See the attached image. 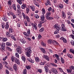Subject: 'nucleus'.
I'll return each instance as SVG.
<instances>
[{"mask_svg": "<svg viewBox=\"0 0 74 74\" xmlns=\"http://www.w3.org/2000/svg\"><path fill=\"white\" fill-rule=\"evenodd\" d=\"M31 47H29L25 49L26 53L25 54L27 57H30V54L32 53V50H31Z\"/></svg>", "mask_w": 74, "mask_h": 74, "instance_id": "1", "label": "nucleus"}, {"mask_svg": "<svg viewBox=\"0 0 74 74\" xmlns=\"http://www.w3.org/2000/svg\"><path fill=\"white\" fill-rule=\"evenodd\" d=\"M53 27L54 28H56V29L57 30H56L55 32L54 33V34H56L58 33V32L60 30V26H58V25H56L53 26Z\"/></svg>", "mask_w": 74, "mask_h": 74, "instance_id": "2", "label": "nucleus"}, {"mask_svg": "<svg viewBox=\"0 0 74 74\" xmlns=\"http://www.w3.org/2000/svg\"><path fill=\"white\" fill-rule=\"evenodd\" d=\"M16 51L17 52H18L19 53H21L22 51V48L19 46L17 47V48L16 49Z\"/></svg>", "mask_w": 74, "mask_h": 74, "instance_id": "3", "label": "nucleus"}, {"mask_svg": "<svg viewBox=\"0 0 74 74\" xmlns=\"http://www.w3.org/2000/svg\"><path fill=\"white\" fill-rule=\"evenodd\" d=\"M61 30H62V31L65 32L66 31V29L65 28V27H64V25L63 24H62L61 25Z\"/></svg>", "mask_w": 74, "mask_h": 74, "instance_id": "4", "label": "nucleus"}, {"mask_svg": "<svg viewBox=\"0 0 74 74\" xmlns=\"http://www.w3.org/2000/svg\"><path fill=\"white\" fill-rule=\"evenodd\" d=\"M14 61L15 63H17V64H20V61H19V60L17 58H15Z\"/></svg>", "mask_w": 74, "mask_h": 74, "instance_id": "5", "label": "nucleus"}, {"mask_svg": "<svg viewBox=\"0 0 74 74\" xmlns=\"http://www.w3.org/2000/svg\"><path fill=\"white\" fill-rule=\"evenodd\" d=\"M51 71L54 74H58V71L55 68H52L51 69Z\"/></svg>", "mask_w": 74, "mask_h": 74, "instance_id": "6", "label": "nucleus"}, {"mask_svg": "<svg viewBox=\"0 0 74 74\" xmlns=\"http://www.w3.org/2000/svg\"><path fill=\"white\" fill-rule=\"evenodd\" d=\"M2 48L3 49H4L5 48V43L4 42H2L1 44Z\"/></svg>", "mask_w": 74, "mask_h": 74, "instance_id": "7", "label": "nucleus"}, {"mask_svg": "<svg viewBox=\"0 0 74 74\" xmlns=\"http://www.w3.org/2000/svg\"><path fill=\"white\" fill-rule=\"evenodd\" d=\"M60 39L62 40L65 43H67V40H66V39L63 37H61L60 38Z\"/></svg>", "mask_w": 74, "mask_h": 74, "instance_id": "8", "label": "nucleus"}, {"mask_svg": "<svg viewBox=\"0 0 74 74\" xmlns=\"http://www.w3.org/2000/svg\"><path fill=\"white\" fill-rule=\"evenodd\" d=\"M43 57L44 58H45V59L47 60H48V61H49V57L48 56L45 55H44L43 56Z\"/></svg>", "mask_w": 74, "mask_h": 74, "instance_id": "9", "label": "nucleus"}, {"mask_svg": "<svg viewBox=\"0 0 74 74\" xmlns=\"http://www.w3.org/2000/svg\"><path fill=\"white\" fill-rule=\"evenodd\" d=\"M13 68L15 71H17V65L16 64H14L13 65Z\"/></svg>", "mask_w": 74, "mask_h": 74, "instance_id": "10", "label": "nucleus"}, {"mask_svg": "<svg viewBox=\"0 0 74 74\" xmlns=\"http://www.w3.org/2000/svg\"><path fill=\"white\" fill-rule=\"evenodd\" d=\"M62 18L63 19H64V18H66V14H65V13H64V12L63 11L62 12Z\"/></svg>", "mask_w": 74, "mask_h": 74, "instance_id": "11", "label": "nucleus"}, {"mask_svg": "<svg viewBox=\"0 0 74 74\" xmlns=\"http://www.w3.org/2000/svg\"><path fill=\"white\" fill-rule=\"evenodd\" d=\"M32 26L33 27H34V29L35 30H37V24L35 23V24H33L32 25Z\"/></svg>", "mask_w": 74, "mask_h": 74, "instance_id": "12", "label": "nucleus"}, {"mask_svg": "<svg viewBox=\"0 0 74 74\" xmlns=\"http://www.w3.org/2000/svg\"><path fill=\"white\" fill-rule=\"evenodd\" d=\"M21 7L22 9H23V10L24 9H25V8H26V5L24 3H23Z\"/></svg>", "mask_w": 74, "mask_h": 74, "instance_id": "13", "label": "nucleus"}, {"mask_svg": "<svg viewBox=\"0 0 74 74\" xmlns=\"http://www.w3.org/2000/svg\"><path fill=\"white\" fill-rule=\"evenodd\" d=\"M27 60L28 62H30L32 63H34V60L31 59L30 58H27Z\"/></svg>", "mask_w": 74, "mask_h": 74, "instance_id": "14", "label": "nucleus"}, {"mask_svg": "<svg viewBox=\"0 0 74 74\" xmlns=\"http://www.w3.org/2000/svg\"><path fill=\"white\" fill-rule=\"evenodd\" d=\"M40 49L44 53H46V51H45V49H44V48H41Z\"/></svg>", "mask_w": 74, "mask_h": 74, "instance_id": "15", "label": "nucleus"}, {"mask_svg": "<svg viewBox=\"0 0 74 74\" xmlns=\"http://www.w3.org/2000/svg\"><path fill=\"white\" fill-rule=\"evenodd\" d=\"M44 19H45V16H44V15H43L41 16L40 20L41 21H43Z\"/></svg>", "mask_w": 74, "mask_h": 74, "instance_id": "16", "label": "nucleus"}, {"mask_svg": "<svg viewBox=\"0 0 74 74\" xmlns=\"http://www.w3.org/2000/svg\"><path fill=\"white\" fill-rule=\"evenodd\" d=\"M26 18L27 22L28 23L30 22V18H29V16H26Z\"/></svg>", "mask_w": 74, "mask_h": 74, "instance_id": "17", "label": "nucleus"}, {"mask_svg": "<svg viewBox=\"0 0 74 74\" xmlns=\"http://www.w3.org/2000/svg\"><path fill=\"white\" fill-rule=\"evenodd\" d=\"M72 70L71 68H70V69H67V71L68 73H71L72 72Z\"/></svg>", "mask_w": 74, "mask_h": 74, "instance_id": "18", "label": "nucleus"}, {"mask_svg": "<svg viewBox=\"0 0 74 74\" xmlns=\"http://www.w3.org/2000/svg\"><path fill=\"white\" fill-rule=\"evenodd\" d=\"M45 71L46 72H48L49 71V69H48V68L47 66H45Z\"/></svg>", "mask_w": 74, "mask_h": 74, "instance_id": "19", "label": "nucleus"}, {"mask_svg": "<svg viewBox=\"0 0 74 74\" xmlns=\"http://www.w3.org/2000/svg\"><path fill=\"white\" fill-rule=\"evenodd\" d=\"M20 41L21 42H22V43H23L24 44H25V43L26 42V41L24 39H20Z\"/></svg>", "mask_w": 74, "mask_h": 74, "instance_id": "20", "label": "nucleus"}, {"mask_svg": "<svg viewBox=\"0 0 74 74\" xmlns=\"http://www.w3.org/2000/svg\"><path fill=\"white\" fill-rule=\"evenodd\" d=\"M18 3H19V4H22V1L23 0H16Z\"/></svg>", "mask_w": 74, "mask_h": 74, "instance_id": "21", "label": "nucleus"}, {"mask_svg": "<svg viewBox=\"0 0 74 74\" xmlns=\"http://www.w3.org/2000/svg\"><path fill=\"white\" fill-rule=\"evenodd\" d=\"M2 39V41L3 42H5V41H7V38H1Z\"/></svg>", "mask_w": 74, "mask_h": 74, "instance_id": "22", "label": "nucleus"}, {"mask_svg": "<svg viewBox=\"0 0 74 74\" xmlns=\"http://www.w3.org/2000/svg\"><path fill=\"white\" fill-rule=\"evenodd\" d=\"M2 19L4 21H5V22H6V21H7V17L6 16H4L3 17Z\"/></svg>", "mask_w": 74, "mask_h": 74, "instance_id": "23", "label": "nucleus"}, {"mask_svg": "<svg viewBox=\"0 0 74 74\" xmlns=\"http://www.w3.org/2000/svg\"><path fill=\"white\" fill-rule=\"evenodd\" d=\"M52 42L53 45H58V43L56 42L55 41V40H53Z\"/></svg>", "mask_w": 74, "mask_h": 74, "instance_id": "24", "label": "nucleus"}, {"mask_svg": "<svg viewBox=\"0 0 74 74\" xmlns=\"http://www.w3.org/2000/svg\"><path fill=\"white\" fill-rule=\"evenodd\" d=\"M35 60L36 62H39L40 61V59L38 57H36L35 58Z\"/></svg>", "mask_w": 74, "mask_h": 74, "instance_id": "25", "label": "nucleus"}, {"mask_svg": "<svg viewBox=\"0 0 74 74\" xmlns=\"http://www.w3.org/2000/svg\"><path fill=\"white\" fill-rule=\"evenodd\" d=\"M6 45H7V46H9V47L11 46L12 45V44H11V43L9 42H6Z\"/></svg>", "mask_w": 74, "mask_h": 74, "instance_id": "26", "label": "nucleus"}, {"mask_svg": "<svg viewBox=\"0 0 74 74\" xmlns=\"http://www.w3.org/2000/svg\"><path fill=\"white\" fill-rule=\"evenodd\" d=\"M17 11L18 12H20L21 11V8H20V5H18L17 6Z\"/></svg>", "mask_w": 74, "mask_h": 74, "instance_id": "27", "label": "nucleus"}, {"mask_svg": "<svg viewBox=\"0 0 74 74\" xmlns=\"http://www.w3.org/2000/svg\"><path fill=\"white\" fill-rule=\"evenodd\" d=\"M8 3V5H10L12 4V1L11 0H9Z\"/></svg>", "mask_w": 74, "mask_h": 74, "instance_id": "28", "label": "nucleus"}, {"mask_svg": "<svg viewBox=\"0 0 74 74\" xmlns=\"http://www.w3.org/2000/svg\"><path fill=\"white\" fill-rule=\"evenodd\" d=\"M46 63L45 61H41L40 63V65H44Z\"/></svg>", "mask_w": 74, "mask_h": 74, "instance_id": "29", "label": "nucleus"}, {"mask_svg": "<svg viewBox=\"0 0 74 74\" xmlns=\"http://www.w3.org/2000/svg\"><path fill=\"white\" fill-rule=\"evenodd\" d=\"M15 57H14V56H12L11 58V60H12V62H14V61H15Z\"/></svg>", "mask_w": 74, "mask_h": 74, "instance_id": "30", "label": "nucleus"}, {"mask_svg": "<svg viewBox=\"0 0 74 74\" xmlns=\"http://www.w3.org/2000/svg\"><path fill=\"white\" fill-rule=\"evenodd\" d=\"M51 15V12H47V13L46 15V16H50Z\"/></svg>", "mask_w": 74, "mask_h": 74, "instance_id": "31", "label": "nucleus"}, {"mask_svg": "<svg viewBox=\"0 0 74 74\" xmlns=\"http://www.w3.org/2000/svg\"><path fill=\"white\" fill-rule=\"evenodd\" d=\"M6 35L7 36H8L9 37H10L11 36V34L10 33V32H8L6 33Z\"/></svg>", "mask_w": 74, "mask_h": 74, "instance_id": "32", "label": "nucleus"}, {"mask_svg": "<svg viewBox=\"0 0 74 74\" xmlns=\"http://www.w3.org/2000/svg\"><path fill=\"white\" fill-rule=\"evenodd\" d=\"M6 48L9 51H12V49H11V48L8 47H6Z\"/></svg>", "mask_w": 74, "mask_h": 74, "instance_id": "33", "label": "nucleus"}, {"mask_svg": "<svg viewBox=\"0 0 74 74\" xmlns=\"http://www.w3.org/2000/svg\"><path fill=\"white\" fill-rule=\"evenodd\" d=\"M10 36L12 38V39L13 40H14V41H16V38L14 37V36H12V35Z\"/></svg>", "mask_w": 74, "mask_h": 74, "instance_id": "34", "label": "nucleus"}, {"mask_svg": "<svg viewBox=\"0 0 74 74\" xmlns=\"http://www.w3.org/2000/svg\"><path fill=\"white\" fill-rule=\"evenodd\" d=\"M44 28L43 27H42L40 29V30H39V32H40L41 33V32H44Z\"/></svg>", "mask_w": 74, "mask_h": 74, "instance_id": "35", "label": "nucleus"}, {"mask_svg": "<svg viewBox=\"0 0 74 74\" xmlns=\"http://www.w3.org/2000/svg\"><path fill=\"white\" fill-rule=\"evenodd\" d=\"M52 40H51V39L49 40L48 41V43L49 44H51L52 43Z\"/></svg>", "mask_w": 74, "mask_h": 74, "instance_id": "36", "label": "nucleus"}, {"mask_svg": "<svg viewBox=\"0 0 74 74\" xmlns=\"http://www.w3.org/2000/svg\"><path fill=\"white\" fill-rule=\"evenodd\" d=\"M70 52L72 53L73 55H74V50L73 49H70Z\"/></svg>", "mask_w": 74, "mask_h": 74, "instance_id": "37", "label": "nucleus"}, {"mask_svg": "<svg viewBox=\"0 0 74 74\" xmlns=\"http://www.w3.org/2000/svg\"><path fill=\"white\" fill-rule=\"evenodd\" d=\"M9 27V25L8 24H7L6 25L5 28L6 29H8Z\"/></svg>", "mask_w": 74, "mask_h": 74, "instance_id": "38", "label": "nucleus"}, {"mask_svg": "<svg viewBox=\"0 0 74 74\" xmlns=\"http://www.w3.org/2000/svg\"><path fill=\"white\" fill-rule=\"evenodd\" d=\"M25 67L27 69V70L30 69V68H31V67H30V66L29 65L25 66Z\"/></svg>", "mask_w": 74, "mask_h": 74, "instance_id": "39", "label": "nucleus"}, {"mask_svg": "<svg viewBox=\"0 0 74 74\" xmlns=\"http://www.w3.org/2000/svg\"><path fill=\"white\" fill-rule=\"evenodd\" d=\"M61 61L62 63L63 64L64 63V59L62 57L61 58Z\"/></svg>", "mask_w": 74, "mask_h": 74, "instance_id": "40", "label": "nucleus"}, {"mask_svg": "<svg viewBox=\"0 0 74 74\" xmlns=\"http://www.w3.org/2000/svg\"><path fill=\"white\" fill-rule=\"evenodd\" d=\"M22 60H23L24 61V62H25L26 60V58H25V57L24 56L22 57Z\"/></svg>", "mask_w": 74, "mask_h": 74, "instance_id": "41", "label": "nucleus"}, {"mask_svg": "<svg viewBox=\"0 0 74 74\" xmlns=\"http://www.w3.org/2000/svg\"><path fill=\"white\" fill-rule=\"evenodd\" d=\"M22 15L23 16L24 19H25V18H26V15L23 12L22 13Z\"/></svg>", "mask_w": 74, "mask_h": 74, "instance_id": "42", "label": "nucleus"}, {"mask_svg": "<svg viewBox=\"0 0 74 74\" xmlns=\"http://www.w3.org/2000/svg\"><path fill=\"white\" fill-rule=\"evenodd\" d=\"M41 26H42V24L40 22V23L38 24V27L40 28V27H41Z\"/></svg>", "mask_w": 74, "mask_h": 74, "instance_id": "43", "label": "nucleus"}, {"mask_svg": "<svg viewBox=\"0 0 74 74\" xmlns=\"http://www.w3.org/2000/svg\"><path fill=\"white\" fill-rule=\"evenodd\" d=\"M41 45H42V46H43V47H45L46 45V44L44 43V42H42Z\"/></svg>", "mask_w": 74, "mask_h": 74, "instance_id": "44", "label": "nucleus"}, {"mask_svg": "<svg viewBox=\"0 0 74 74\" xmlns=\"http://www.w3.org/2000/svg\"><path fill=\"white\" fill-rule=\"evenodd\" d=\"M9 32L10 33H12V32H13V30H12V28H10L9 29Z\"/></svg>", "mask_w": 74, "mask_h": 74, "instance_id": "45", "label": "nucleus"}, {"mask_svg": "<svg viewBox=\"0 0 74 74\" xmlns=\"http://www.w3.org/2000/svg\"><path fill=\"white\" fill-rule=\"evenodd\" d=\"M30 7H31L32 10V11H34V9H35V8H34V7L30 6Z\"/></svg>", "mask_w": 74, "mask_h": 74, "instance_id": "46", "label": "nucleus"}, {"mask_svg": "<svg viewBox=\"0 0 74 74\" xmlns=\"http://www.w3.org/2000/svg\"><path fill=\"white\" fill-rule=\"evenodd\" d=\"M47 3L48 4H49V5H51V2H50L49 0H48L47 1Z\"/></svg>", "mask_w": 74, "mask_h": 74, "instance_id": "47", "label": "nucleus"}, {"mask_svg": "<svg viewBox=\"0 0 74 74\" xmlns=\"http://www.w3.org/2000/svg\"><path fill=\"white\" fill-rule=\"evenodd\" d=\"M5 72L6 74H10V72L8 69H6Z\"/></svg>", "mask_w": 74, "mask_h": 74, "instance_id": "48", "label": "nucleus"}, {"mask_svg": "<svg viewBox=\"0 0 74 74\" xmlns=\"http://www.w3.org/2000/svg\"><path fill=\"white\" fill-rule=\"evenodd\" d=\"M15 55L17 58H19V54L18 53H16L15 54Z\"/></svg>", "mask_w": 74, "mask_h": 74, "instance_id": "49", "label": "nucleus"}, {"mask_svg": "<svg viewBox=\"0 0 74 74\" xmlns=\"http://www.w3.org/2000/svg\"><path fill=\"white\" fill-rule=\"evenodd\" d=\"M67 56H68V57H69V58H72V56L69 53L67 54Z\"/></svg>", "mask_w": 74, "mask_h": 74, "instance_id": "50", "label": "nucleus"}, {"mask_svg": "<svg viewBox=\"0 0 74 74\" xmlns=\"http://www.w3.org/2000/svg\"><path fill=\"white\" fill-rule=\"evenodd\" d=\"M46 18L47 20H50V16H46Z\"/></svg>", "mask_w": 74, "mask_h": 74, "instance_id": "51", "label": "nucleus"}, {"mask_svg": "<svg viewBox=\"0 0 74 74\" xmlns=\"http://www.w3.org/2000/svg\"><path fill=\"white\" fill-rule=\"evenodd\" d=\"M23 73L24 74H27L26 69H25L24 70Z\"/></svg>", "mask_w": 74, "mask_h": 74, "instance_id": "52", "label": "nucleus"}, {"mask_svg": "<svg viewBox=\"0 0 74 74\" xmlns=\"http://www.w3.org/2000/svg\"><path fill=\"white\" fill-rule=\"evenodd\" d=\"M26 11H27V14H28V13H29V8H27Z\"/></svg>", "mask_w": 74, "mask_h": 74, "instance_id": "53", "label": "nucleus"}, {"mask_svg": "<svg viewBox=\"0 0 74 74\" xmlns=\"http://www.w3.org/2000/svg\"><path fill=\"white\" fill-rule=\"evenodd\" d=\"M42 12L44 13V14H45V9L42 8Z\"/></svg>", "mask_w": 74, "mask_h": 74, "instance_id": "54", "label": "nucleus"}, {"mask_svg": "<svg viewBox=\"0 0 74 74\" xmlns=\"http://www.w3.org/2000/svg\"><path fill=\"white\" fill-rule=\"evenodd\" d=\"M3 68V65L1 63H0V69L1 70Z\"/></svg>", "mask_w": 74, "mask_h": 74, "instance_id": "55", "label": "nucleus"}, {"mask_svg": "<svg viewBox=\"0 0 74 74\" xmlns=\"http://www.w3.org/2000/svg\"><path fill=\"white\" fill-rule=\"evenodd\" d=\"M70 37H71L74 40V35L72 34L70 35Z\"/></svg>", "mask_w": 74, "mask_h": 74, "instance_id": "56", "label": "nucleus"}, {"mask_svg": "<svg viewBox=\"0 0 74 74\" xmlns=\"http://www.w3.org/2000/svg\"><path fill=\"white\" fill-rule=\"evenodd\" d=\"M35 16L36 18V19H38L39 18V16H38L37 14H36L35 15Z\"/></svg>", "mask_w": 74, "mask_h": 74, "instance_id": "57", "label": "nucleus"}, {"mask_svg": "<svg viewBox=\"0 0 74 74\" xmlns=\"http://www.w3.org/2000/svg\"><path fill=\"white\" fill-rule=\"evenodd\" d=\"M13 7L14 10L16 11V6L15 5H13Z\"/></svg>", "mask_w": 74, "mask_h": 74, "instance_id": "58", "label": "nucleus"}, {"mask_svg": "<svg viewBox=\"0 0 74 74\" xmlns=\"http://www.w3.org/2000/svg\"><path fill=\"white\" fill-rule=\"evenodd\" d=\"M7 56H6L3 59V60H5L7 59Z\"/></svg>", "mask_w": 74, "mask_h": 74, "instance_id": "59", "label": "nucleus"}, {"mask_svg": "<svg viewBox=\"0 0 74 74\" xmlns=\"http://www.w3.org/2000/svg\"><path fill=\"white\" fill-rule=\"evenodd\" d=\"M51 64L52 66H55V67H57V65L55 64L54 63H51Z\"/></svg>", "mask_w": 74, "mask_h": 74, "instance_id": "60", "label": "nucleus"}, {"mask_svg": "<svg viewBox=\"0 0 74 74\" xmlns=\"http://www.w3.org/2000/svg\"><path fill=\"white\" fill-rule=\"evenodd\" d=\"M27 33L28 34H30V30L28 29L27 31Z\"/></svg>", "mask_w": 74, "mask_h": 74, "instance_id": "61", "label": "nucleus"}, {"mask_svg": "<svg viewBox=\"0 0 74 74\" xmlns=\"http://www.w3.org/2000/svg\"><path fill=\"white\" fill-rule=\"evenodd\" d=\"M71 44H72V45H73V46H74V41H71Z\"/></svg>", "mask_w": 74, "mask_h": 74, "instance_id": "62", "label": "nucleus"}, {"mask_svg": "<svg viewBox=\"0 0 74 74\" xmlns=\"http://www.w3.org/2000/svg\"><path fill=\"white\" fill-rule=\"evenodd\" d=\"M12 16L13 19H15V18H16V15H15V14L13 15Z\"/></svg>", "mask_w": 74, "mask_h": 74, "instance_id": "63", "label": "nucleus"}, {"mask_svg": "<svg viewBox=\"0 0 74 74\" xmlns=\"http://www.w3.org/2000/svg\"><path fill=\"white\" fill-rule=\"evenodd\" d=\"M64 1L66 3V4H68V1H69V0H64Z\"/></svg>", "mask_w": 74, "mask_h": 74, "instance_id": "64", "label": "nucleus"}]
</instances>
